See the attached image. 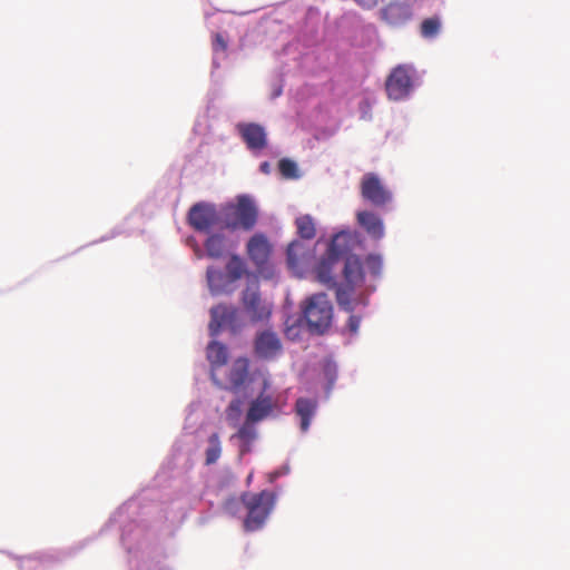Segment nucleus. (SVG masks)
Listing matches in <instances>:
<instances>
[{"label":"nucleus","instance_id":"obj_1","mask_svg":"<svg viewBox=\"0 0 570 570\" xmlns=\"http://www.w3.org/2000/svg\"><path fill=\"white\" fill-rule=\"evenodd\" d=\"M222 229L250 230L257 223L258 210L253 199L247 195H240L236 203H229L222 207Z\"/></svg>","mask_w":570,"mask_h":570},{"label":"nucleus","instance_id":"obj_2","mask_svg":"<svg viewBox=\"0 0 570 570\" xmlns=\"http://www.w3.org/2000/svg\"><path fill=\"white\" fill-rule=\"evenodd\" d=\"M303 318L312 334L322 335L333 322V305L325 293L308 296L301 305Z\"/></svg>","mask_w":570,"mask_h":570},{"label":"nucleus","instance_id":"obj_3","mask_svg":"<svg viewBox=\"0 0 570 570\" xmlns=\"http://www.w3.org/2000/svg\"><path fill=\"white\" fill-rule=\"evenodd\" d=\"M240 501L247 510L244 520L246 531H255L262 528L275 504V494L271 491L259 493H243Z\"/></svg>","mask_w":570,"mask_h":570},{"label":"nucleus","instance_id":"obj_4","mask_svg":"<svg viewBox=\"0 0 570 570\" xmlns=\"http://www.w3.org/2000/svg\"><path fill=\"white\" fill-rule=\"evenodd\" d=\"M240 302L243 311L252 323H262L269 320L273 305L262 297L255 275H248L247 286L242 293Z\"/></svg>","mask_w":570,"mask_h":570},{"label":"nucleus","instance_id":"obj_5","mask_svg":"<svg viewBox=\"0 0 570 570\" xmlns=\"http://www.w3.org/2000/svg\"><path fill=\"white\" fill-rule=\"evenodd\" d=\"M346 238L347 236L345 234L335 235L330 243L326 254L316 266L315 272L317 281L327 288L336 287L334 267L338 259L348 250L346 246Z\"/></svg>","mask_w":570,"mask_h":570},{"label":"nucleus","instance_id":"obj_6","mask_svg":"<svg viewBox=\"0 0 570 570\" xmlns=\"http://www.w3.org/2000/svg\"><path fill=\"white\" fill-rule=\"evenodd\" d=\"M246 252L261 276L264 278H272L274 276V269L269 265L272 245L264 234L257 233L253 235L247 242Z\"/></svg>","mask_w":570,"mask_h":570},{"label":"nucleus","instance_id":"obj_7","mask_svg":"<svg viewBox=\"0 0 570 570\" xmlns=\"http://www.w3.org/2000/svg\"><path fill=\"white\" fill-rule=\"evenodd\" d=\"M188 223L197 232L208 233L213 228L222 229V212L208 203H197L188 212Z\"/></svg>","mask_w":570,"mask_h":570},{"label":"nucleus","instance_id":"obj_8","mask_svg":"<svg viewBox=\"0 0 570 570\" xmlns=\"http://www.w3.org/2000/svg\"><path fill=\"white\" fill-rule=\"evenodd\" d=\"M362 198L376 208H383L392 202L391 190L374 173L363 175L360 183Z\"/></svg>","mask_w":570,"mask_h":570},{"label":"nucleus","instance_id":"obj_9","mask_svg":"<svg viewBox=\"0 0 570 570\" xmlns=\"http://www.w3.org/2000/svg\"><path fill=\"white\" fill-rule=\"evenodd\" d=\"M242 325L239 311L236 307L224 304L212 307L208 328L213 336L217 335L223 327L236 332Z\"/></svg>","mask_w":570,"mask_h":570},{"label":"nucleus","instance_id":"obj_10","mask_svg":"<svg viewBox=\"0 0 570 570\" xmlns=\"http://www.w3.org/2000/svg\"><path fill=\"white\" fill-rule=\"evenodd\" d=\"M385 89L390 99L407 97L412 89L411 68L403 65L395 67L386 79Z\"/></svg>","mask_w":570,"mask_h":570},{"label":"nucleus","instance_id":"obj_11","mask_svg":"<svg viewBox=\"0 0 570 570\" xmlns=\"http://www.w3.org/2000/svg\"><path fill=\"white\" fill-rule=\"evenodd\" d=\"M380 18L386 24L399 28L412 20L413 10L409 3L394 0L380 10Z\"/></svg>","mask_w":570,"mask_h":570},{"label":"nucleus","instance_id":"obj_12","mask_svg":"<svg viewBox=\"0 0 570 570\" xmlns=\"http://www.w3.org/2000/svg\"><path fill=\"white\" fill-rule=\"evenodd\" d=\"M254 352L258 358L274 360L282 353V342L276 333L263 331L255 337Z\"/></svg>","mask_w":570,"mask_h":570},{"label":"nucleus","instance_id":"obj_13","mask_svg":"<svg viewBox=\"0 0 570 570\" xmlns=\"http://www.w3.org/2000/svg\"><path fill=\"white\" fill-rule=\"evenodd\" d=\"M237 130L250 150H262L267 145L266 131L263 126L255 122H243L237 125Z\"/></svg>","mask_w":570,"mask_h":570},{"label":"nucleus","instance_id":"obj_14","mask_svg":"<svg viewBox=\"0 0 570 570\" xmlns=\"http://www.w3.org/2000/svg\"><path fill=\"white\" fill-rule=\"evenodd\" d=\"M249 374V361L247 357H238L236 358L228 373L227 383L224 384L218 380V383H215L217 386L229 390V391H238L247 381Z\"/></svg>","mask_w":570,"mask_h":570},{"label":"nucleus","instance_id":"obj_15","mask_svg":"<svg viewBox=\"0 0 570 570\" xmlns=\"http://www.w3.org/2000/svg\"><path fill=\"white\" fill-rule=\"evenodd\" d=\"M275 407V402L271 395L261 393L255 400H253L249 404V407L246 413L247 421H253L255 423L265 420L269 416Z\"/></svg>","mask_w":570,"mask_h":570},{"label":"nucleus","instance_id":"obj_16","mask_svg":"<svg viewBox=\"0 0 570 570\" xmlns=\"http://www.w3.org/2000/svg\"><path fill=\"white\" fill-rule=\"evenodd\" d=\"M358 225L374 239L384 236V224L382 218L374 212L361 210L356 214Z\"/></svg>","mask_w":570,"mask_h":570},{"label":"nucleus","instance_id":"obj_17","mask_svg":"<svg viewBox=\"0 0 570 570\" xmlns=\"http://www.w3.org/2000/svg\"><path fill=\"white\" fill-rule=\"evenodd\" d=\"M227 273L213 266L207 268L206 278L209 292L213 295L229 293L234 289V283L227 277Z\"/></svg>","mask_w":570,"mask_h":570},{"label":"nucleus","instance_id":"obj_18","mask_svg":"<svg viewBox=\"0 0 570 570\" xmlns=\"http://www.w3.org/2000/svg\"><path fill=\"white\" fill-rule=\"evenodd\" d=\"M207 358L212 366V380L214 383H218L217 368L222 367L227 362V347L219 342H212L207 347Z\"/></svg>","mask_w":570,"mask_h":570},{"label":"nucleus","instance_id":"obj_19","mask_svg":"<svg viewBox=\"0 0 570 570\" xmlns=\"http://www.w3.org/2000/svg\"><path fill=\"white\" fill-rule=\"evenodd\" d=\"M343 274L345 281L344 284L356 286L357 284L362 283L364 278V273L360 259L355 256L346 257Z\"/></svg>","mask_w":570,"mask_h":570},{"label":"nucleus","instance_id":"obj_20","mask_svg":"<svg viewBox=\"0 0 570 570\" xmlns=\"http://www.w3.org/2000/svg\"><path fill=\"white\" fill-rule=\"evenodd\" d=\"M296 414L301 419V430L306 432L309 428L311 420L316 412V402L309 399L301 397L295 404Z\"/></svg>","mask_w":570,"mask_h":570},{"label":"nucleus","instance_id":"obj_21","mask_svg":"<svg viewBox=\"0 0 570 570\" xmlns=\"http://www.w3.org/2000/svg\"><path fill=\"white\" fill-rule=\"evenodd\" d=\"M254 424L255 422L247 421L246 419L239 430L232 436L242 441L240 454L248 452L250 450V444L256 439L257 433Z\"/></svg>","mask_w":570,"mask_h":570},{"label":"nucleus","instance_id":"obj_22","mask_svg":"<svg viewBox=\"0 0 570 570\" xmlns=\"http://www.w3.org/2000/svg\"><path fill=\"white\" fill-rule=\"evenodd\" d=\"M333 289H335L336 302L338 306L346 312H352L354 308L352 297L355 291V286L336 283V287H334Z\"/></svg>","mask_w":570,"mask_h":570},{"label":"nucleus","instance_id":"obj_23","mask_svg":"<svg viewBox=\"0 0 570 570\" xmlns=\"http://www.w3.org/2000/svg\"><path fill=\"white\" fill-rule=\"evenodd\" d=\"M205 249L207 256L212 258H219L226 250V239L220 234L210 235L205 242Z\"/></svg>","mask_w":570,"mask_h":570},{"label":"nucleus","instance_id":"obj_24","mask_svg":"<svg viewBox=\"0 0 570 570\" xmlns=\"http://www.w3.org/2000/svg\"><path fill=\"white\" fill-rule=\"evenodd\" d=\"M226 273L228 275L227 277H229V281H232L234 284L245 274H247V276L250 275L246 272L244 261L237 255H233L227 262Z\"/></svg>","mask_w":570,"mask_h":570},{"label":"nucleus","instance_id":"obj_25","mask_svg":"<svg viewBox=\"0 0 570 570\" xmlns=\"http://www.w3.org/2000/svg\"><path fill=\"white\" fill-rule=\"evenodd\" d=\"M205 464L212 465L218 461L222 455V443L218 433H213L208 438V448L205 451Z\"/></svg>","mask_w":570,"mask_h":570},{"label":"nucleus","instance_id":"obj_26","mask_svg":"<svg viewBox=\"0 0 570 570\" xmlns=\"http://www.w3.org/2000/svg\"><path fill=\"white\" fill-rule=\"evenodd\" d=\"M441 27H442L441 18L438 16H433V17L424 19L421 22L420 33L425 39H433L440 33Z\"/></svg>","mask_w":570,"mask_h":570},{"label":"nucleus","instance_id":"obj_27","mask_svg":"<svg viewBox=\"0 0 570 570\" xmlns=\"http://www.w3.org/2000/svg\"><path fill=\"white\" fill-rule=\"evenodd\" d=\"M296 227L298 235L304 239H312L315 237L316 229L313 218L309 215H304L296 218Z\"/></svg>","mask_w":570,"mask_h":570},{"label":"nucleus","instance_id":"obj_28","mask_svg":"<svg viewBox=\"0 0 570 570\" xmlns=\"http://www.w3.org/2000/svg\"><path fill=\"white\" fill-rule=\"evenodd\" d=\"M306 249L299 240L292 242L287 247V263L292 268L299 265L301 259L305 256Z\"/></svg>","mask_w":570,"mask_h":570},{"label":"nucleus","instance_id":"obj_29","mask_svg":"<svg viewBox=\"0 0 570 570\" xmlns=\"http://www.w3.org/2000/svg\"><path fill=\"white\" fill-rule=\"evenodd\" d=\"M278 170L284 178L293 179L298 177L296 163L288 158H283L278 161Z\"/></svg>","mask_w":570,"mask_h":570},{"label":"nucleus","instance_id":"obj_30","mask_svg":"<svg viewBox=\"0 0 570 570\" xmlns=\"http://www.w3.org/2000/svg\"><path fill=\"white\" fill-rule=\"evenodd\" d=\"M242 411V402L236 399L233 400L226 409V415L228 420H237Z\"/></svg>","mask_w":570,"mask_h":570},{"label":"nucleus","instance_id":"obj_31","mask_svg":"<svg viewBox=\"0 0 570 570\" xmlns=\"http://www.w3.org/2000/svg\"><path fill=\"white\" fill-rule=\"evenodd\" d=\"M361 325V317L357 315H350L347 321V328L352 334H356L358 332Z\"/></svg>","mask_w":570,"mask_h":570},{"label":"nucleus","instance_id":"obj_32","mask_svg":"<svg viewBox=\"0 0 570 570\" xmlns=\"http://www.w3.org/2000/svg\"><path fill=\"white\" fill-rule=\"evenodd\" d=\"M213 48H214V50H222V51H225L227 49V42L225 41L223 36H220L219 33H217L215 36V39L213 42Z\"/></svg>","mask_w":570,"mask_h":570},{"label":"nucleus","instance_id":"obj_33","mask_svg":"<svg viewBox=\"0 0 570 570\" xmlns=\"http://www.w3.org/2000/svg\"><path fill=\"white\" fill-rule=\"evenodd\" d=\"M239 502L240 501H238L237 499L230 498V499L226 500L224 508L226 511H228L230 513H235L238 509Z\"/></svg>","mask_w":570,"mask_h":570},{"label":"nucleus","instance_id":"obj_34","mask_svg":"<svg viewBox=\"0 0 570 570\" xmlns=\"http://www.w3.org/2000/svg\"><path fill=\"white\" fill-rule=\"evenodd\" d=\"M357 6L363 9L370 10L377 6L379 0H353Z\"/></svg>","mask_w":570,"mask_h":570},{"label":"nucleus","instance_id":"obj_35","mask_svg":"<svg viewBox=\"0 0 570 570\" xmlns=\"http://www.w3.org/2000/svg\"><path fill=\"white\" fill-rule=\"evenodd\" d=\"M367 262L368 264H371L373 267L375 266H380L381 262H380V258L377 256H368L367 258Z\"/></svg>","mask_w":570,"mask_h":570},{"label":"nucleus","instance_id":"obj_36","mask_svg":"<svg viewBox=\"0 0 570 570\" xmlns=\"http://www.w3.org/2000/svg\"><path fill=\"white\" fill-rule=\"evenodd\" d=\"M259 169L264 174H269L271 173V165H269V163H267V161L262 163L261 166H259Z\"/></svg>","mask_w":570,"mask_h":570},{"label":"nucleus","instance_id":"obj_37","mask_svg":"<svg viewBox=\"0 0 570 570\" xmlns=\"http://www.w3.org/2000/svg\"><path fill=\"white\" fill-rule=\"evenodd\" d=\"M291 333H292V328H291V327H287V328H286V334L289 336V335H291Z\"/></svg>","mask_w":570,"mask_h":570}]
</instances>
